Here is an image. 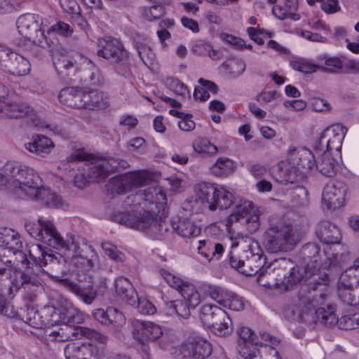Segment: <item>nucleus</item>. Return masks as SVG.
Listing matches in <instances>:
<instances>
[{
	"mask_svg": "<svg viewBox=\"0 0 359 359\" xmlns=\"http://www.w3.org/2000/svg\"><path fill=\"white\" fill-rule=\"evenodd\" d=\"M229 259L232 268L248 276L259 273L262 278L266 279L263 286L280 292L293 290L306 274L303 268L294 266L293 262L287 259L276 260L264 269L266 257L258 242L255 241L241 255L236 256L231 252Z\"/></svg>",
	"mask_w": 359,
	"mask_h": 359,
	"instance_id": "nucleus-1",
	"label": "nucleus"
},
{
	"mask_svg": "<svg viewBox=\"0 0 359 359\" xmlns=\"http://www.w3.org/2000/svg\"><path fill=\"white\" fill-rule=\"evenodd\" d=\"M166 203V194L161 187H149L128 196L124 205L131 211L116 212L111 219L127 227L161 234L168 229L164 217Z\"/></svg>",
	"mask_w": 359,
	"mask_h": 359,
	"instance_id": "nucleus-2",
	"label": "nucleus"
},
{
	"mask_svg": "<svg viewBox=\"0 0 359 359\" xmlns=\"http://www.w3.org/2000/svg\"><path fill=\"white\" fill-rule=\"evenodd\" d=\"M64 249H57L61 253L51 254L48 257L46 273L51 277L62 282L63 286L81 299L85 304H91L97 297V292L92 285H81L63 277L69 271V262L79 268V263L84 266L92 267L95 251L88 241L81 236H71L70 240L62 244Z\"/></svg>",
	"mask_w": 359,
	"mask_h": 359,
	"instance_id": "nucleus-3",
	"label": "nucleus"
},
{
	"mask_svg": "<svg viewBox=\"0 0 359 359\" xmlns=\"http://www.w3.org/2000/svg\"><path fill=\"white\" fill-rule=\"evenodd\" d=\"M213 201L210 203V211L214 212L217 208L226 210L235 205L232 213L229 216V221L239 222L248 233H255L260 226V216L264 213V208L258 207L248 200H237L232 193L224 187L217 185Z\"/></svg>",
	"mask_w": 359,
	"mask_h": 359,
	"instance_id": "nucleus-4",
	"label": "nucleus"
},
{
	"mask_svg": "<svg viewBox=\"0 0 359 359\" xmlns=\"http://www.w3.org/2000/svg\"><path fill=\"white\" fill-rule=\"evenodd\" d=\"M42 180L32 168L7 162L0 170V185H6L22 199L36 197Z\"/></svg>",
	"mask_w": 359,
	"mask_h": 359,
	"instance_id": "nucleus-5",
	"label": "nucleus"
},
{
	"mask_svg": "<svg viewBox=\"0 0 359 359\" xmlns=\"http://www.w3.org/2000/svg\"><path fill=\"white\" fill-rule=\"evenodd\" d=\"M303 262L306 266H298L303 268L306 272L305 277L302 280H309L308 288L316 291L320 287H326L330 283V276L325 272H315L318 266L322 269H328L332 264L331 257H328L325 250L321 251L320 246L316 243L305 244L300 252Z\"/></svg>",
	"mask_w": 359,
	"mask_h": 359,
	"instance_id": "nucleus-6",
	"label": "nucleus"
},
{
	"mask_svg": "<svg viewBox=\"0 0 359 359\" xmlns=\"http://www.w3.org/2000/svg\"><path fill=\"white\" fill-rule=\"evenodd\" d=\"M297 230L283 218L271 216L264 235V245L267 252L276 253L292 250L299 242Z\"/></svg>",
	"mask_w": 359,
	"mask_h": 359,
	"instance_id": "nucleus-7",
	"label": "nucleus"
},
{
	"mask_svg": "<svg viewBox=\"0 0 359 359\" xmlns=\"http://www.w3.org/2000/svg\"><path fill=\"white\" fill-rule=\"evenodd\" d=\"M326 287L327 286L320 287L318 290L321 292L318 295L312 294L311 291L308 292L300 291L297 298L293 299V304L300 313L316 309V321L321 324L332 325L337 322L335 308L332 305H327V309L322 306L325 304L327 297Z\"/></svg>",
	"mask_w": 359,
	"mask_h": 359,
	"instance_id": "nucleus-8",
	"label": "nucleus"
},
{
	"mask_svg": "<svg viewBox=\"0 0 359 359\" xmlns=\"http://www.w3.org/2000/svg\"><path fill=\"white\" fill-rule=\"evenodd\" d=\"M41 274L40 266L15 270L8 288L9 294H12L13 290L15 292L21 291L25 300L30 303L34 302L42 289L39 279Z\"/></svg>",
	"mask_w": 359,
	"mask_h": 359,
	"instance_id": "nucleus-9",
	"label": "nucleus"
},
{
	"mask_svg": "<svg viewBox=\"0 0 359 359\" xmlns=\"http://www.w3.org/2000/svg\"><path fill=\"white\" fill-rule=\"evenodd\" d=\"M99 46L101 48L97 51V55L108 60L118 74L125 77L131 74L129 53L119 40L101 39Z\"/></svg>",
	"mask_w": 359,
	"mask_h": 359,
	"instance_id": "nucleus-10",
	"label": "nucleus"
},
{
	"mask_svg": "<svg viewBox=\"0 0 359 359\" xmlns=\"http://www.w3.org/2000/svg\"><path fill=\"white\" fill-rule=\"evenodd\" d=\"M199 318L203 325L216 335L225 337L233 331L231 319L221 307L207 304L200 309Z\"/></svg>",
	"mask_w": 359,
	"mask_h": 359,
	"instance_id": "nucleus-11",
	"label": "nucleus"
},
{
	"mask_svg": "<svg viewBox=\"0 0 359 359\" xmlns=\"http://www.w3.org/2000/svg\"><path fill=\"white\" fill-rule=\"evenodd\" d=\"M212 353L211 343L193 330H184L181 339V358L207 359Z\"/></svg>",
	"mask_w": 359,
	"mask_h": 359,
	"instance_id": "nucleus-12",
	"label": "nucleus"
},
{
	"mask_svg": "<svg viewBox=\"0 0 359 359\" xmlns=\"http://www.w3.org/2000/svg\"><path fill=\"white\" fill-rule=\"evenodd\" d=\"M218 184L208 182H200L195 184V196L187 198L182 203V208L189 216L194 212H199L207 208L210 210V203L213 201Z\"/></svg>",
	"mask_w": 359,
	"mask_h": 359,
	"instance_id": "nucleus-13",
	"label": "nucleus"
},
{
	"mask_svg": "<svg viewBox=\"0 0 359 359\" xmlns=\"http://www.w3.org/2000/svg\"><path fill=\"white\" fill-rule=\"evenodd\" d=\"M25 229L36 240L55 249H64V239L50 221L39 218L38 223H26Z\"/></svg>",
	"mask_w": 359,
	"mask_h": 359,
	"instance_id": "nucleus-14",
	"label": "nucleus"
},
{
	"mask_svg": "<svg viewBox=\"0 0 359 359\" xmlns=\"http://www.w3.org/2000/svg\"><path fill=\"white\" fill-rule=\"evenodd\" d=\"M57 341L71 340L73 337H85L89 339H94L102 344H106L108 337L93 329L86 327L62 323L59 327L54 329L49 334Z\"/></svg>",
	"mask_w": 359,
	"mask_h": 359,
	"instance_id": "nucleus-15",
	"label": "nucleus"
},
{
	"mask_svg": "<svg viewBox=\"0 0 359 359\" xmlns=\"http://www.w3.org/2000/svg\"><path fill=\"white\" fill-rule=\"evenodd\" d=\"M346 128L340 124L327 128L321 133L320 137L314 147V151L319 154L326 152L330 154L333 151H340Z\"/></svg>",
	"mask_w": 359,
	"mask_h": 359,
	"instance_id": "nucleus-16",
	"label": "nucleus"
},
{
	"mask_svg": "<svg viewBox=\"0 0 359 359\" xmlns=\"http://www.w3.org/2000/svg\"><path fill=\"white\" fill-rule=\"evenodd\" d=\"M41 20L38 15L27 13L18 18L16 25L20 34L33 43L41 46L45 35L41 28Z\"/></svg>",
	"mask_w": 359,
	"mask_h": 359,
	"instance_id": "nucleus-17",
	"label": "nucleus"
},
{
	"mask_svg": "<svg viewBox=\"0 0 359 359\" xmlns=\"http://www.w3.org/2000/svg\"><path fill=\"white\" fill-rule=\"evenodd\" d=\"M147 180V175L142 171L126 172L112 177L108 184L109 189L112 193L125 194L144 185Z\"/></svg>",
	"mask_w": 359,
	"mask_h": 359,
	"instance_id": "nucleus-18",
	"label": "nucleus"
},
{
	"mask_svg": "<svg viewBox=\"0 0 359 359\" xmlns=\"http://www.w3.org/2000/svg\"><path fill=\"white\" fill-rule=\"evenodd\" d=\"M0 69L14 76L27 74L30 70L28 60L14 51L0 50Z\"/></svg>",
	"mask_w": 359,
	"mask_h": 359,
	"instance_id": "nucleus-19",
	"label": "nucleus"
},
{
	"mask_svg": "<svg viewBox=\"0 0 359 359\" xmlns=\"http://www.w3.org/2000/svg\"><path fill=\"white\" fill-rule=\"evenodd\" d=\"M348 191L347 184L341 180H332L325 184L322 192V203L327 209H337L345 205Z\"/></svg>",
	"mask_w": 359,
	"mask_h": 359,
	"instance_id": "nucleus-20",
	"label": "nucleus"
},
{
	"mask_svg": "<svg viewBox=\"0 0 359 359\" xmlns=\"http://www.w3.org/2000/svg\"><path fill=\"white\" fill-rule=\"evenodd\" d=\"M6 88L0 84V118H19L34 115V109L27 103L6 100Z\"/></svg>",
	"mask_w": 359,
	"mask_h": 359,
	"instance_id": "nucleus-21",
	"label": "nucleus"
},
{
	"mask_svg": "<svg viewBox=\"0 0 359 359\" xmlns=\"http://www.w3.org/2000/svg\"><path fill=\"white\" fill-rule=\"evenodd\" d=\"M131 334L135 341L145 345L149 341L159 339L163 334V330L159 325L152 322L133 319L131 321Z\"/></svg>",
	"mask_w": 359,
	"mask_h": 359,
	"instance_id": "nucleus-22",
	"label": "nucleus"
},
{
	"mask_svg": "<svg viewBox=\"0 0 359 359\" xmlns=\"http://www.w3.org/2000/svg\"><path fill=\"white\" fill-rule=\"evenodd\" d=\"M238 335V351L242 359H250L255 354L259 353L258 336L248 327H241L237 331Z\"/></svg>",
	"mask_w": 359,
	"mask_h": 359,
	"instance_id": "nucleus-23",
	"label": "nucleus"
},
{
	"mask_svg": "<svg viewBox=\"0 0 359 359\" xmlns=\"http://www.w3.org/2000/svg\"><path fill=\"white\" fill-rule=\"evenodd\" d=\"M22 248V243L18 232L11 228H0V261L4 264H12V259H5L7 252Z\"/></svg>",
	"mask_w": 359,
	"mask_h": 359,
	"instance_id": "nucleus-24",
	"label": "nucleus"
},
{
	"mask_svg": "<svg viewBox=\"0 0 359 359\" xmlns=\"http://www.w3.org/2000/svg\"><path fill=\"white\" fill-rule=\"evenodd\" d=\"M201 295L193 285H187L181 280V318H188L191 310L201 303Z\"/></svg>",
	"mask_w": 359,
	"mask_h": 359,
	"instance_id": "nucleus-25",
	"label": "nucleus"
},
{
	"mask_svg": "<svg viewBox=\"0 0 359 359\" xmlns=\"http://www.w3.org/2000/svg\"><path fill=\"white\" fill-rule=\"evenodd\" d=\"M52 60L57 74L63 79L72 76L76 69V61L63 50H55Z\"/></svg>",
	"mask_w": 359,
	"mask_h": 359,
	"instance_id": "nucleus-26",
	"label": "nucleus"
},
{
	"mask_svg": "<svg viewBox=\"0 0 359 359\" xmlns=\"http://www.w3.org/2000/svg\"><path fill=\"white\" fill-rule=\"evenodd\" d=\"M288 157L291 163L299 167L311 170L316 167V153L313 154L307 149H297L291 146L288 150Z\"/></svg>",
	"mask_w": 359,
	"mask_h": 359,
	"instance_id": "nucleus-27",
	"label": "nucleus"
},
{
	"mask_svg": "<svg viewBox=\"0 0 359 359\" xmlns=\"http://www.w3.org/2000/svg\"><path fill=\"white\" fill-rule=\"evenodd\" d=\"M316 233L320 241L325 244L339 243L341 238L339 229L329 221L320 222Z\"/></svg>",
	"mask_w": 359,
	"mask_h": 359,
	"instance_id": "nucleus-28",
	"label": "nucleus"
},
{
	"mask_svg": "<svg viewBox=\"0 0 359 359\" xmlns=\"http://www.w3.org/2000/svg\"><path fill=\"white\" fill-rule=\"evenodd\" d=\"M198 252L208 262L212 259H219L224 252L222 244L210 239L201 240L197 247Z\"/></svg>",
	"mask_w": 359,
	"mask_h": 359,
	"instance_id": "nucleus-29",
	"label": "nucleus"
},
{
	"mask_svg": "<svg viewBox=\"0 0 359 359\" xmlns=\"http://www.w3.org/2000/svg\"><path fill=\"white\" fill-rule=\"evenodd\" d=\"M115 290L117 294L131 305L135 306L137 301V294L132 283L124 277L117 278L114 281Z\"/></svg>",
	"mask_w": 359,
	"mask_h": 359,
	"instance_id": "nucleus-30",
	"label": "nucleus"
},
{
	"mask_svg": "<svg viewBox=\"0 0 359 359\" xmlns=\"http://www.w3.org/2000/svg\"><path fill=\"white\" fill-rule=\"evenodd\" d=\"M25 147L29 152L43 156L50 152L54 144L50 138L43 135H35L30 142L25 144Z\"/></svg>",
	"mask_w": 359,
	"mask_h": 359,
	"instance_id": "nucleus-31",
	"label": "nucleus"
},
{
	"mask_svg": "<svg viewBox=\"0 0 359 359\" xmlns=\"http://www.w3.org/2000/svg\"><path fill=\"white\" fill-rule=\"evenodd\" d=\"M317 158L316 167L319 172L325 177H334L338 170L337 161L326 152L316 154Z\"/></svg>",
	"mask_w": 359,
	"mask_h": 359,
	"instance_id": "nucleus-32",
	"label": "nucleus"
},
{
	"mask_svg": "<svg viewBox=\"0 0 359 359\" xmlns=\"http://www.w3.org/2000/svg\"><path fill=\"white\" fill-rule=\"evenodd\" d=\"M51 253H48L42 248L41 245H32L29 250V261L27 266H24L22 269L34 268L40 266L41 273H43L45 270L43 267L47 266L48 257H50Z\"/></svg>",
	"mask_w": 359,
	"mask_h": 359,
	"instance_id": "nucleus-33",
	"label": "nucleus"
},
{
	"mask_svg": "<svg viewBox=\"0 0 359 359\" xmlns=\"http://www.w3.org/2000/svg\"><path fill=\"white\" fill-rule=\"evenodd\" d=\"M290 66L293 69L304 74H312L316 72L318 69L328 74L336 73V71L333 69L320 66L313 62L312 60L303 57L297 58L290 61Z\"/></svg>",
	"mask_w": 359,
	"mask_h": 359,
	"instance_id": "nucleus-34",
	"label": "nucleus"
},
{
	"mask_svg": "<svg viewBox=\"0 0 359 359\" xmlns=\"http://www.w3.org/2000/svg\"><path fill=\"white\" fill-rule=\"evenodd\" d=\"M105 163V158H93L87 164V173L92 182H100L109 175Z\"/></svg>",
	"mask_w": 359,
	"mask_h": 359,
	"instance_id": "nucleus-35",
	"label": "nucleus"
},
{
	"mask_svg": "<svg viewBox=\"0 0 359 359\" xmlns=\"http://www.w3.org/2000/svg\"><path fill=\"white\" fill-rule=\"evenodd\" d=\"M81 88L66 87L61 90L59 94V100L65 104L74 108L81 109L82 104L81 100Z\"/></svg>",
	"mask_w": 359,
	"mask_h": 359,
	"instance_id": "nucleus-36",
	"label": "nucleus"
},
{
	"mask_svg": "<svg viewBox=\"0 0 359 359\" xmlns=\"http://www.w3.org/2000/svg\"><path fill=\"white\" fill-rule=\"evenodd\" d=\"M353 288L354 287H346L339 283L337 294L344 304L356 308L359 306V289Z\"/></svg>",
	"mask_w": 359,
	"mask_h": 359,
	"instance_id": "nucleus-37",
	"label": "nucleus"
},
{
	"mask_svg": "<svg viewBox=\"0 0 359 359\" xmlns=\"http://www.w3.org/2000/svg\"><path fill=\"white\" fill-rule=\"evenodd\" d=\"M38 191L36 197H31V200L40 201L48 207L57 208L62 205L61 197L52 192L49 189H46L41 185Z\"/></svg>",
	"mask_w": 359,
	"mask_h": 359,
	"instance_id": "nucleus-38",
	"label": "nucleus"
},
{
	"mask_svg": "<svg viewBox=\"0 0 359 359\" xmlns=\"http://www.w3.org/2000/svg\"><path fill=\"white\" fill-rule=\"evenodd\" d=\"M60 309L62 323L77 325L83 322V314L75 307L72 306H62Z\"/></svg>",
	"mask_w": 359,
	"mask_h": 359,
	"instance_id": "nucleus-39",
	"label": "nucleus"
},
{
	"mask_svg": "<svg viewBox=\"0 0 359 359\" xmlns=\"http://www.w3.org/2000/svg\"><path fill=\"white\" fill-rule=\"evenodd\" d=\"M222 67L233 78L241 75L245 69V63L243 60L231 57L222 63Z\"/></svg>",
	"mask_w": 359,
	"mask_h": 359,
	"instance_id": "nucleus-40",
	"label": "nucleus"
},
{
	"mask_svg": "<svg viewBox=\"0 0 359 359\" xmlns=\"http://www.w3.org/2000/svg\"><path fill=\"white\" fill-rule=\"evenodd\" d=\"M234 169L233 162L228 158H219L211 168V172L217 177L226 176Z\"/></svg>",
	"mask_w": 359,
	"mask_h": 359,
	"instance_id": "nucleus-41",
	"label": "nucleus"
},
{
	"mask_svg": "<svg viewBox=\"0 0 359 359\" xmlns=\"http://www.w3.org/2000/svg\"><path fill=\"white\" fill-rule=\"evenodd\" d=\"M86 75L93 86H100L104 83V79L100 69L90 60L86 59L84 61Z\"/></svg>",
	"mask_w": 359,
	"mask_h": 359,
	"instance_id": "nucleus-42",
	"label": "nucleus"
},
{
	"mask_svg": "<svg viewBox=\"0 0 359 359\" xmlns=\"http://www.w3.org/2000/svg\"><path fill=\"white\" fill-rule=\"evenodd\" d=\"M201 229L189 217H185L181 221V237L191 238L201 234Z\"/></svg>",
	"mask_w": 359,
	"mask_h": 359,
	"instance_id": "nucleus-43",
	"label": "nucleus"
},
{
	"mask_svg": "<svg viewBox=\"0 0 359 359\" xmlns=\"http://www.w3.org/2000/svg\"><path fill=\"white\" fill-rule=\"evenodd\" d=\"M135 46L140 57L145 66L148 67L152 66L154 63L156 56L151 48L147 44L139 41L135 42Z\"/></svg>",
	"mask_w": 359,
	"mask_h": 359,
	"instance_id": "nucleus-44",
	"label": "nucleus"
},
{
	"mask_svg": "<svg viewBox=\"0 0 359 359\" xmlns=\"http://www.w3.org/2000/svg\"><path fill=\"white\" fill-rule=\"evenodd\" d=\"M102 353L93 344H84L80 342V348L77 359H90L93 358L95 359H99Z\"/></svg>",
	"mask_w": 359,
	"mask_h": 359,
	"instance_id": "nucleus-45",
	"label": "nucleus"
},
{
	"mask_svg": "<svg viewBox=\"0 0 359 359\" xmlns=\"http://www.w3.org/2000/svg\"><path fill=\"white\" fill-rule=\"evenodd\" d=\"M193 147L194 151L200 154L212 155L217 152V147L206 138L198 137L194 142Z\"/></svg>",
	"mask_w": 359,
	"mask_h": 359,
	"instance_id": "nucleus-46",
	"label": "nucleus"
},
{
	"mask_svg": "<svg viewBox=\"0 0 359 359\" xmlns=\"http://www.w3.org/2000/svg\"><path fill=\"white\" fill-rule=\"evenodd\" d=\"M91 100L89 110L106 109L109 104V97L104 93L98 90H92Z\"/></svg>",
	"mask_w": 359,
	"mask_h": 359,
	"instance_id": "nucleus-47",
	"label": "nucleus"
},
{
	"mask_svg": "<svg viewBox=\"0 0 359 359\" xmlns=\"http://www.w3.org/2000/svg\"><path fill=\"white\" fill-rule=\"evenodd\" d=\"M203 292L210 296L211 299L216 301L219 305H222L223 300L229 292L224 291L222 287L217 285H204L202 287Z\"/></svg>",
	"mask_w": 359,
	"mask_h": 359,
	"instance_id": "nucleus-48",
	"label": "nucleus"
},
{
	"mask_svg": "<svg viewBox=\"0 0 359 359\" xmlns=\"http://www.w3.org/2000/svg\"><path fill=\"white\" fill-rule=\"evenodd\" d=\"M339 283L346 287H357L359 285V271L352 267L347 269L341 276Z\"/></svg>",
	"mask_w": 359,
	"mask_h": 359,
	"instance_id": "nucleus-49",
	"label": "nucleus"
},
{
	"mask_svg": "<svg viewBox=\"0 0 359 359\" xmlns=\"http://www.w3.org/2000/svg\"><path fill=\"white\" fill-rule=\"evenodd\" d=\"M222 306L235 311H242L245 306L243 299L232 292H228L226 294V298L223 300Z\"/></svg>",
	"mask_w": 359,
	"mask_h": 359,
	"instance_id": "nucleus-50",
	"label": "nucleus"
},
{
	"mask_svg": "<svg viewBox=\"0 0 359 359\" xmlns=\"http://www.w3.org/2000/svg\"><path fill=\"white\" fill-rule=\"evenodd\" d=\"M123 314L114 307L107 308V325L119 327L125 323Z\"/></svg>",
	"mask_w": 359,
	"mask_h": 359,
	"instance_id": "nucleus-51",
	"label": "nucleus"
},
{
	"mask_svg": "<svg viewBox=\"0 0 359 359\" xmlns=\"http://www.w3.org/2000/svg\"><path fill=\"white\" fill-rule=\"evenodd\" d=\"M102 248L104 250L105 255L111 259L118 262H123L125 261V255L122 252L118 250L116 247L110 243H103L102 244Z\"/></svg>",
	"mask_w": 359,
	"mask_h": 359,
	"instance_id": "nucleus-52",
	"label": "nucleus"
},
{
	"mask_svg": "<svg viewBox=\"0 0 359 359\" xmlns=\"http://www.w3.org/2000/svg\"><path fill=\"white\" fill-rule=\"evenodd\" d=\"M73 28L67 23L59 21L52 25L48 30V33H54L63 37H70L73 34Z\"/></svg>",
	"mask_w": 359,
	"mask_h": 359,
	"instance_id": "nucleus-53",
	"label": "nucleus"
},
{
	"mask_svg": "<svg viewBox=\"0 0 359 359\" xmlns=\"http://www.w3.org/2000/svg\"><path fill=\"white\" fill-rule=\"evenodd\" d=\"M343 325V329L353 330L359 328V316L357 313L346 314L340 319V325Z\"/></svg>",
	"mask_w": 359,
	"mask_h": 359,
	"instance_id": "nucleus-54",
	"label": "nucleus"
},
{
	"mask_svg": "<svg viewBox=\"0 0 359 359\" xmlns=\"http://www.w3.org/2000/svg\"><path fill=\"white\" fill-rule=\"evenodd\" d=\"M135 306L143 315H153L156 312V309L151 302L146 299H140L138 296Z\"/></svg>",
	"mask_w": 359,
	"mask_h": 359,
	"instance_id": "nucleus-55",
	"label": "nucleus"
},
{
	"mask_svg": "<svg viewBox=\"0 0 359 359\" xmlns=\"http://www.w3.org/2000/svg\"><path fill=\"white\" fill-rule=\"evenodd\" d=\"M105 163L108 169L109 173L111 172H116L120 170L126 169L129 167L127 161L116 158H105Z\"/></svg>",
	"mask_w": 359,
	"mask_h": 359,
	"instance_id": "nucleus-56",
	"label": "nucleus"
},
{
	"mask_svg": "<svg viewBox=\"0 0 359 359\" xmlns=\"http://www.w3.org/2000/svg\"><path fill=\"white\" fill-rule=\"evenodd\" d=\"M258 338L259 341L263 342V344H259V348L264 347L268 352H269L270 346L274 347V346H276L280 343L278 338L266 332H260Z\"/></svg>",
	"mask_w": 359,
	"mask_h": 359,
	"instance_id": "nucleus-57",
	"label": "nucleus"
},
{
	"mask_svg": "<svg viewBox=\"0 0 359 359\" xmlns=\"http://www.w3.org/2000/svg\"><path fill=\"white\" fill-rule=\"evenodd\" d=\"M11 257H15V260L20 263L24 266H27L28 263L29 264V257L22 251V248H18L17 250H12L11 252H7L5 259H11Z\"/></svg>",
	"mask_w": 359,
	"mask_h": 359,
	"instance_id": "nucleus-58",
	"label": "nucleus"
},
{
	"mask_svg": "<svg viewBox=\"0 0 359 359\" xmlns=\"http://www.w3.org/2000/svg\"><path fill=\"white\" fill-rule=\"evenodd\" d=\"M164 14V8L161 4L153 5L149 8L148 11H145V15L147 18L150 21L156 19H159Z\"/></svg>",
	"mask_w": 359,
	"mask_h": 359,
	"instance_id": "nucleus-59",
	"label": "nucleus"
},
{
	"mask_svg": "<svg viewBox=\"0 0 359 359\" xmlns=\"http://www.w3.org/2000/svg\"><path fill=\"white\" fill-rule=\"evenodd\" d=\"M46 311L50 315L48 323L51 325L56 324H62V313L60 308H55L53 306H48L46 309Z\"/></svg>",
	"mask_w": 359,
	"mask_h": 359,
	"instance_id": "nucleus-60",
	"label": "nucleus"
},
{
	"mask_svg": "<svg viewBox=\"0 0 359 359\" xmlns=\"http://www.w3.org/2000/svg\"><path fill=\"white\" fill-rule=\"evenodd\" d=\"M161 274L166 283L172 288L180 292V278L172 274L169 271L161 269Z\"/></svg>",
	"mask_w": 359,
	"mask_h": 359,
	"instance_id": "nucleus-61",
	"label": "nucleus"
},
{
	"mask_svg": "<svg viewBox=\"0 0 359 359\" xmlns=\"http://www.w3.org/2000/svg\"><path fill=\"white\" fill-rule=\"evenodd\" d=\"M80 342H71L66 345L65 348V355L66 359H77Z\"/></svg>",
	"mask_w": 359,
	"mask_h": 359,
	"instance_id": "nucleus-62",
	"label": "nucleus"
},
{
	"mask_svg": "<svg viewBox=\"0 0 359 359\" xmlns=\"http://www.w3.org/2000/svg\"><path fill=\"white\" fill-rule=\"evenodd\" d=\"M210 44L204 41L199 40L193 45L191 50L196 55L204 56L207 55L208 51H210Z\"/></svg>",
	"mask_w": 359,
	"mask_h": 359,
	"instance_id": "nucleus-63",
	"label": "nucleus"
},
{
	"mask_svg": "<svg viewBox=\"0 0 359 359\" xmlns=\"http://www.w3.org/2000/svg\"><path fill=\"white\" fill-rule=\"evenodd\" d=\"M196 127L192 116L181 112V130L191 131Z\"/></svg>",
	"mask_w": 359,
	"mask_h": 359,
	"instance_id": "nucleus-64",
	"label": "nucleus"
}]
</instances>
